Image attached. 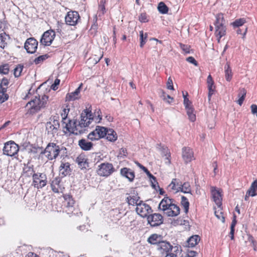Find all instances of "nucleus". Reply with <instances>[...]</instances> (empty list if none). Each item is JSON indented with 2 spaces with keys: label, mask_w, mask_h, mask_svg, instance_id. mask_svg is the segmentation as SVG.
<instances>
[{
  "label": "nucleus",
  "mask_w": 257,
  "mask_h": 257,
  "mask_svg": "<svg viewBox=\"0 0 257 257\" xmlns=\"http://www.w3.org/2000/svg\"><path fill=\"white\" fill-rule=\"evenodd\" d=\"M245 23H246V20L244 18H240V19L235 20L232 23V25L234 27H239L240 26H242Z\"/></svg>",
  "instance_id": "nucleus-48"
},
{
  "label": "nucleus",
  "mask_w": 257,
  "mask_h": 257,
  "mask_svg": "<svg viewBox=\"0 0 257 257\" xmlns=\"http://www.w3.org/2000/svg\"><path fill=\"white\" fill-rule=\"evenodd\" d=\"M208 101L210 102L211 100L212 95L215 92V86L209 87L208 88Z\"/></svg>",
  "instance_id": "nucleus-55"
},
{
  "label": "nucleus",
  "mask_w": 257,
  "mask_h": 257,
  "mask_svg": "<svg viewBox=\"0 0 257 257\" xmlns=\"http://www.w3.org/2000/svg\"><path fill=\"white\" fill-rule=\"evenodd\" d=\"M19 151V145L13 141L6 143L3 148L4 154L11 157L15 156Z\"/></svg>",
  "instance_id": "nucleus-10"
},
{
  "label": "nucleus",
  "mask_w": 257,
  "mask_h": 257,
  "mask_svg": "<svg viewBox=\"0 0 257 257\" xmlns=\"http://www.w3.org/2000/svg\"><path fill=\"white\" fill-rule=\"evenodd\" d=\"M210 192L213 201L215 202L217 207H221L222 205V190L220 188H217L214 186H211Z\"/></svg>",
  "instance_id": "nucleus-12"
},
{
  "label": "nucleus",
  "mask_w": 257,
  "mask_h": 257,
  "mask_svg": "<svg viewBox=\"0 0 257 257\" xmlns=\"http://www.w3.org/2000/svg\"><path fill=\"white\" fill-rule=\"evenodd\" d=\"M113 165L108 162L102 163L99 165L96 173L100 177H107L115 172Z\"/></svg>",
  "instance_id": "nucleus-7"
},
{
  "label": "nucleus",
  "mask_w": 257,
  "mask_h": 257,
  "mask_svg": "<svg viewBox=\"0 0 257 257\" xmlns=\"http://www.w3.org/2000/svg\"><path fill=\"white\" fill-rule=\"evenodd\" d=\"M48 57L49 56L47 54L39 56L37 58H35L34 62L36 64H40L47 59Z\"/></svg>",
  "instance_id": "nucleus-52"
},
{
  "label": "nucleus",
  "mask_w": 257,
  "mask_h": 257,
  "mask_svg": "<svg viewBox=\"0 0 257 257\" xmlns=\"http://www.w3.org/2000/svg\"><path fill=\"white\" fill-rule=\"evenodd\" d=\"M182 247L179 245L173 246L169 254H167L165 257H182Z\"/></svg>",
  "instance_id": "nucleus-26"
},
{
  "label": "nucleus",
  "mask_w": 257,
  "mask_h": 257,
  "mask_svg": "<svg viewBox=\"0 0 257 257\" xmlns=\"http://www.w3.org/2000/svg\"><path fill=\"white\" fill-rule=\"evenodd\" d=\"M67 108H64L62 110V112L61 114V117H62V120H67V116L68 114V113L69 112V108H68V106H66Z\"/></svg>",
  "instance_id": "nucleus-53"
},
{
  "label": "nucleus",
  "mask_w": 257,
  "mask_h": 257,
  "mask_svg": "<svg viewBox=\"0 0 257 257\" xmlns=\"http://www.w3.org/2000/svg\"><path fill=\"white\" fill-rule=\"evenodd\" d=\"M102 57L103 54L100 51L98 56L96 55L92 56L89 59V60H92L94 64H95L100 61Z\"/></svg>",
  "instance_id": "nucleus-50"
},
{
  "label": "nucleus",
  "mask_w": 257,
  "mask_h": 257,
  "mask_svg": "<svg viewBox=\"0 0 257 257\" xmlns=\"http://www.w3.org/2000/svg\"><path fill=\"white\" fill-rule=\"evenodd\" d=\"M140 47L143 48L144 45L146 44L148 38V34L146 33L144 34L143 31H140Z\"/></svg>",
  "instance_id": "nucleus-43"
},
{
  "label": "nucleus",
  "mask_w": 257,
  "mask_h": 257,
  "mask_svg": "<svg viewBox=\"0 0 257 257\" xmlns=\"http://www.w3.org/2000/svg\"><path fill=\"white\" fill-rule=\"evenodd\" d=\"M139 202L136 209L137 213L143 217L148 216L152 211L151 207L143 201Z\"/></svg>",
  "instance_id": "nucleus-13"
},
{
  "label": "nucleus",
  "mask_w": 257,
  "mask_h": 257,
  "mask_svg": "<svg viewBox=\"0 0 257 257\" xmlns=\"http://www.w3.org/2000/svg\"><path fill=\"white\" fill-rule=\"evenodd\" d=\"M158 10L162 14H166L168 13L169 8L163 2H160L158 6Z\"/></svg>",
  "instance_id": "nucleus-40"
},
{
  "label": "nucleus",
  "mask_w": 257,
  "mask_h": 257,
  "mask_svg": "<svg viewBox=\"0 0 257 257\" xmlns=\"http://www.w3.org/2000/svg\"><path fill=\"white\" fill-rule=\"evenodd\" d=\"M181 186H182V182L177 178L172 179L171 183L168 186V189L174 193H176L180 191Z\"/></svg>",
  "instance_id": "nucleus-21"
},
{
  "label": "nucleus",
  "mask_w": 257,
  "mask_h": 257,
  "mask_svg": "<svg viewBox=\"0 0 257 257\" xmlns=\"http://www.w3.org/2000/svg\"><path fill=\"white\" fill-rule=\"evenodd\" d=\"M23 175L26 177H30L31 176L33 177V175L36 173L35 172L33 165H27L23 168Z\"/></svg>",
  "instance_id": "nucleus-31"
},
{
  "label": "nucleus",
  "mask_w": 257,
  "mask_h": 257,
  "mask_svg": "<svg viewBox=\"0 0 257 257\" xmlns=\"http://www.w3.org/2000/svg\"><path fill=\"white\" fill-rule=\"evenodd\" d=\"M207 84L208 88L209 87L215 86L214 80L210 74H209L207 77Z\"/></svg>",
  "instance_id": "nucleus-57"
},
{
  "label": "nucleus",
  "mask_w": 257,
  "mask_h": 257,
  "mask_svg": "<svg viewBox=\"0 0 257 257\" xmlns=\"http://www.w3.org/2000/svg\"><path fill=\"white\" fill-rule=\"evenodd\" d=\"M48 98L49 97L46 95H43L41 97L39 95L35 96L27 104L26 106L29 108L28 112L34 114L40 110L41 108L45 107Z\"/></svg>",
  "instance_id": "nucleus-4"
},
{
  "label": "nucleus",
  "mask_w": 257,
  "mask_h": 257,
  "mask_svg": "<svg viewBox=\"0 0 257 257\" xmlns=\"http://www.w3.org/2000/svg\"><path fill=\"white\" fill-rule=\"evenodd\" d=\"M50 120L46 123V130L48 134L54 135L57 133L60 127L59 116L55 115L52 116L50 117Z\"/></svg>",
  "instance_id": "nucleus-11"
},
{
  "label": "nucleus",
  "mask_w": 257,
  "mask_h": 257,
  "mask_svg": "<svg viewBox=\"0 0 257 257\" xmlns=\"http://www.w3.org/2000/svg\"><path fill=\"white\" fill-rule=\"evenodd\" d=\"M163 237L161 235L157 234H153L150 235L148 239V242L151 244H157V245L162 242Z\"/></svg>",
  "instance_id": "nucleus-30"
},
{
  "label": "nucleus",
  "mask_w": 257,
  "mask_h": 257,
  "mask_svg": "<svg viewBox=\"0 0 257 257\" xmlns=\"http://www.w3.org/2000/svg\"><path fill=\"white\" fill-rule=\"evenodd\" d=\"M32 185L39 189L44 187L47 184V175L44 173L37 172L33 175Z\"/></svg>",
  "instance_id": "nucleus-8"
},
{
  "label": "nucleus",
  "mask_w": 257,
  "mask_h": 257,
  "mask_svg": "<svg viewBox=\"0 0 257 257\" xmlns=\"http://www.w3.org/2000/svg\"><path fill=\"white\" fill-rule=\"evenodd\" d=\"M7 36V35L5 32L0 34V47L2 48H4L7 45L6 41Z\"/></svg>",
  "instance_id": "nucleus-47"
},
{
  "label": "nucleus",
  "mask_w": 257,
  "mask_h": 257,
  "mask_svg": "<svg viewBox=\"0 0 257 257\" xmlns=\"http://www.w3.org/2000/svg\"><path fill=\"white\" fill-rule=\"evenodd\" d=\"M113 213V216H114V215H116V217L115 218H112V215L111 214L110 215V217L111 218V220L112 221H114L115 222L116 221L118 220L119 219L120 217V213L118 211H113L111 214Z\"/></svg>",
  "instance_id": "nucleus-61"
},
{
  "label": "nucleus",
  "mask_w": 257,
  "mask_h": 257,
  "mask_svg": "<svg viewBox=\"0 0 257 257\" xmlns=\"http://www.w3.org/2000/svg\"><path fill=\"white\" fill-rule=\"evenodd\" d=\"M83 84L81 83L79 86L76 89V90L71 93H68L66 94L65 97L66 101H71L80 98V89L82 87Z\"/></svg>",
  "instance_id": "nucleus-24"
},
{
  "label": "nucleus",
  "mask_w": 257,
  "mask_h": 257,
  "mask_svg": "<svg viewBox=\"0 0 257 257\" xmlns=\"http://www.w3.org/2000/svg\"><path fill=\"white\" fill-rule=\"evenodd\" d=\"M120 174L121 176L127 179L130 182H133L135 178V172L127 167L121 168L120 170Z\"/></svg>",
  "instance_id": "nucleus-22"
},
{
  "label": "nucleus",
  "mask_w": 257,
  "mask_h": 257,
  "mask_svg": "<svg viewBox=\"0 0 257 257\" xmlns=\"http://www.w3.org/2000/svg\"><path fill=\"white\" fill-rule=\"evenodd\" d=\"M197 254V252L195 251L188 250L186 256L187 257H195Z\"/></svg>",
  "instance_id": "nucleus-64"
},
{
  "label": "nucleus",
  "mask_w": 257,
  "mask_h": 257,
  "mask_svg": "<svg viewBox=\"0 0 257 257\" xmlns=\"http://www.w3.org/2000/svg\"><path fill=\"white\" fill-rule=\"evenodd\" d=\"M180 192L184 193H191V187L188 182H185L183 184L182 183Z\"/></svg>",
  "instance_id": "nucleus-39"
},
{
  "label": "nucleus",
  "mask_w": 257,
  "mask_h": 257,
  "mask_svg": "<svg viewBox=\"0 0 257 257\" xmlns=\"http://www.w3.org/2000/svg\"><path fill=\"white\" fill-rule=\"evenodd\" d=\"M158 208L168 217H176L180 212V207L175 204V201L169 197H165L162 199Z\"/></svg>",
  "instance_id": "nucleus-2"
},
{
  "label": "nucleus",
  "mask_w": 257,
  "mask_h": 257,
  "mask_svg": "<svg viewBox=\"0 0 257 257\" xmlns=\"http://www.w3.org/2000/svg\"><path fill=\"white\" fill-rule=\"evenodd\" d=\"M6 89L5 88H2L0 90V102L3 103L8 100L9 95L6 93Z\"/></svg>",
  "instance_id": "nucleus-46"
},
{
  "label": "nucleus",
  "mask_w": 257,
  "mask_h": 257,
  "mask_svg": "<svg viewBox=\"0 0 257 257\" xmlns=\"http://www.w3.org/2000/svg\"><path fill=\"white\" fill-rule=\"evenodd\" d=\"M60 82V79L57 78L55 80L54 83L51 85V88L54 90H56L58 89L57 86L59 85Z\"/></svg>",
  "instance_id": "nucleus-62"
},
{
  "label": "nucleus",
  "mask_w": 257,
  "mask_h": 257,
  "mask_svg": "<svg viewBox=\"0 0 257 257\" xmlns=\"http://www.w3.org/2000/svg\"><path fill=\"white\" fill-rule=\"evenodd\" d=\"M246 94V91L244 88H242L239 90V92L238 94L239 99L237 100V102L240 106L242 104L243 102L245 99Z\"/></svg>",
  "instance_id": "nucleus-36"
},
{
  "label": "nucleus",
  "mask_w": 257,
  "mask_h": 257,
  "mask_svg": "<svg viewBox=\"0 0 257 257\" xmlns=\"http://www.w3.org/2000/svg\"><path fill=\"white\" fill-rule=\"evenodd\" d=\"M70 165L68 162H61L59 167L60 173L63 176H66L71 172Z\"/></svg>",
  "instance_id": "nucleus-29"
},
{
  "label": "nucleus",
  "mask_w": 257,
  "mask_h": 257,
  "mask_svg": "<svg viewBox=\"0 0 257 257\" xmlns=\"http://www.w3.org/2000/svg\"><path fill=\"white\" fill-rule=\"evenodd\" d=\"M186 60L189 63H190L191 64H193L195 66H198V62L197 61L194 59V58L192 56H190L187 58Z\"/></svg>",
  "instance_id": "nucleus-60"
},
{
  "label": "nucleus",
  "mask_w": 257,
  "mask_h": 257,
  "mask_svg": "<svg viewBox=\"0 0 257 257\" xmlns=\"http://www.w3.org/2000/svg\"><path fill=\"white\" fill-rule=\"evenodd\" d=\"M102 119L101 111L100 109L95 110L94 113L89 109H85L82 112L81 119L78 124L75 121L70 119L62 120V131L65 134H81L84 132L85 128L92 122L99 123Z\"/></svg>",
  "instance_id": "nucleus-1"
},
{
  "label": "nucleus",
  "mask_w": 257,
  "mask_h": 257,
  "mask_svg": "<svg viewBox=\"0 0 257 257\" xmlns=\"http://www.w3.org/2000/svg\"><path fill=\"white\" fill-rule=\"evenodd\" d=\"M167 87L168 89L174 90L173 83L171 77H169L168 79Z\"/></svg>",
  "instance_id": "nucleus-59"
},
{
  "label": "nucleus",
  "mask_w": 257,
  "mask_h": 257,
  "mask_svg": "<svg viewBox=\"0 0 257 257\" xmlns=\"http://www.w3.org/2000/svg\"><path fill=\"white\" fill-rule=\"evenodd\" d=\"M56 36L53 30H49L44 33L41 39V43L45 46H50Z\"/></svg>",
  "instance_id": "nucleus-16"
},
{
  "label": "nucleus",
  "mask_w": 257,
  "mask_h": 257,
  "mask_svg": "<svg viewBox=\"0 0 257 257\" xmlns=\"http://www.w3.org/2000/svg\"><path fill=\"white\" fill-rule=\"evenodd\" d=\"M148 223L152 226H157L163 222V217L159 213H154L150 215L147 218Z\"/></svg>",
  "instance_id": "nucleus-18"
},
{
  "label": "nucleus",
  "mask_w": 257,
  "mask_h": 257,
  "mask_svg": "<svg viewBox=\"0 0 257 257\" xmlns=\"http://www.w3.org/2000/svg\"><path fill=\"white\" fill-rule=\"evenodd\" d=\"M78 145L84 151L91 150L93 146L92 143L89 142L85 139H82L78 141Z\"/></svg>",
  "instance_id": "nucleus-27"
},
{
  "label": "nucleus",
  "mask_w": 257,
  "mask_h": 257,
  "mask_svg": "<svg viewBox=\"0 0 257 257\" xmlns=\"http://www.w3.org/2000/svg\"><path fill=\"white\" fill-rule=\"evenodd\" d=\"M52 190L56 193H63L65 187L62 186L59 177L54 178L51 183Z\"/></svg>",
  "instance_id": "nucleus-19"
},
{
  "label": "nucleus",
  "mask_w": 257,
  "mask_h": 257,
  "mask_svg": "<svg viewBox=\"0 0 257 257\" xmlns=\"http://www.w3.org/2000/svg\"><path fill=\"white\" fill-rule=\"evenodd\" d=\"M80 20L79 13L76 11L68 12L65 17L66 24L70 26H75Z\"/></svg>",
  "instance_id": "nucleus-14"
},
{
  "label": "nucleus",
  "mask_w": 257,
  "mask_h": 257,
  "mask_svg": "<svg viewBox=\"0 0 257 257\" xmlns=\"http://www.w3.org/2000/svg\"><path fill=\"white\" fill-rule=\"evenodd\" d=\"M200 238L199 235H195L191 236L187 240L188 247H194L197 244Z\"/></svg>",
  "instance_id": "nucleus-32"
},
{
  "label": "nucleus",
  "mask_w": 257,
  "mask_h": 257,
  "mask_svg": "<svg viewBox=\"0 0 257 257\" xmlns=\"http://www.w3.org/2000/svg\"><path fill=\"white\" fill-rule=\"evenodd\" d=\"M237 223V220H236V216L235 214H233V219L231 222V224L230 225V231L229 233V235L230 239L231 240H233L234 238V230H235V226Z\"/></svg>",
  "instance_id": "nucleus-34"
},
{
  "label": "nucleus",
  "mask_w": 257,
  "mask_h": 257,
  "mask_svg": "<svg viewBox=\"0 0 257 257\" xmlns=\"http://www.w3.org/2000/svg\"><path fill=\"white\" fill-rule=\"evenodd\" d=\"M62 197L63 200L61 208L63 211L69 215H78L81 213L79 208L75 206V200L71 194H63Z\"/></svg>",
  "instance_id": "nucleus-3"
},
{
  "label": "nucleus",
  "mask_w": 257,
  "mask_h": 257,
  "mask_svg": "<svg viewBox=\"0 0 257 257\" xmlns=\"http://www.w3.org/2000/svg\"><path fill=\"white\" fill-rule=\"evenodd\" d=\"M181 204L184 210V212L187 213L189 211L190 204L188 199L186 197L184 196L181 197Z\"/></svg>",
  "instance_id": "nucleus-38"
},
{
  "label": "nucleus",
  "mask_w": 257,
  "mask_h": 257,
  "mask_svg": "<svg viewBox=\"0 0 257 257\" xmlns=\"http://www.w3.org/2000/svg\"><path fill=\"white\" fill-rule=\"evenodd\" d=\"M127 155V149L125 148H121L119 151L118 156L120 158H124Z\"/></svg>",
  "instance_id": "nucleus-56"
},
{
  "label": "nucleus",
  "mask_w": 257,
  "mask_h": 257,
  "mask_svg": "<svg viewBox=\"0 0 257 257\" xmlns=\"http://www.w3.org/2000/svg\"><path fill=\"white\" fill-rule=\"evenodd\" d=\"M224 69L225 79L230 82L232 78V72L229 64L227 63L224 66Z\"/></svg>",
  "instance_id": "nucleus-33"
},
{
  "label": "nucleus",
  "mask_w": 257,
  "mask_h": 257,
  "mask_svg": "<svg viewBox=\"0 0 257 257\" xmlns=\"http://www.w3.org/2000/svg\"><path fill=\"white\" fill-rule=\"evenodd\" d=\"M214 214L216 217L218 219H220L222 222H224L225 217L223 215V213L222 212V206L221 207H218V210H216V209L214 208Z\"/></svg>",
  "instance_id": "nucleus-37"
},
{
  "label": "nucleus",
  "mask_w": 257,
  "mask_h": 257,
  "mask_svg": "<svg viewBox=\"0 0 257 257\" xmlns=\"http://www.w3.org/2000/svg\"><path fill=\"white\" fill-rule=\"evenodd\" d=\"M161 97L164 100L166 101L169 103H171L174 99L172 97L168 94H167L163 90H162V95Z\"/></svg>",
  "instance_id": "nucleus-49"
},
{
  "label": "nucleus",
  "mask_w": 257,
  "mask_h": 257,
  "mask_svg": "<svg viewBox=\"0 0 257 257\" xmlns=\"http://www.w3.org/2000/svg\"><path fill=\"white\" fill-rule=\"evenodd\" d=\"M162 151L164 154H165V156H166V159L168 160V162L169 164L171 163V153L169 149L167 147H163L162 148Z\"/></svg>",
  "instance_id": "nucleus-51"
},
{
  "label": "nucleus",
  "mask_w": 257,
  "mask_h": 257,
  "mask_svg": "<svg viewBox=\"0 0 257 257\" xmlns=\"http://www.w3.org/2000/svg\"><path fill=\"white\" fill-rule=\"evenodd\" d=\"M38 42L36 39L31 37L27 39L24 44V48L27 53L33 54L37 51Z\"/></svg>",
  "instance_id": "nucleus-15"
},
{
  "label": "nucleus",
  "mask_w": 257,
  "mask_h": 257,
  "mask_svg": "<svg viewBox=\"0 0 257 257\" xmlns=\"http://www.w3.org/2000/svg\"><path fill=\"white\" fill-rule=\"evenodd\" d=\"M10 65L9 64H4L0 65V74L7 75L10 72Z\"/></svg>",
  "instance_id": "nucleus-45"
},
{
  "label": "nucleus",
  "mask_w": 257,
  "mask_h": 257,
  "mask_svg": "<svg viewBox=\"0 0 257 257\" xmlns=\"http://www.w3.org/2000/svg\"><path fill=\"white\" fill-rule=\"evenodd\" d=\"M62 149H60L58 145L55 143H49L44 152H42L45 155V156L49 160L55 159L59 155L60 151Z\"/></svg>",
  "instance_id": "nucleus-6"
},
{
  "label": "nucleus",
  "mask_w": 257,
  "mask_h": 257,
  "mask_svg": "<svg viewBox=\"0 0 257 257\" xmlns=\"http://www.w3.org/2000/svg\"><path fill=\"white\" fill-rule=\"evenodd\" d=\"M106 139L110 142H114L117 139V133L113 129L106 127Z\"/></svg>",
  "instance_id": "nucleus-28"
},
{
  "label": "nucleus",
  "mask_w": 257,
  "mask_h": 257,
  "mask_svg": "<svg viewBox=\"0 0 257 257\" xmlns=\"http://www.w3.org/2000/svg\"><path fill=\"white\" fill-rule=\"evenodd\" d=\"M184 104L185 107V108L192 106V102L189 100L188 97L184 98Z\"/></svg>",
  "instance_id": "nucleus-63"
},
{
  "label": "nucleus",
  "mask_w": 257,
  "mask_h": 257,
  "mask_svg": "<svg viewBox=\"0 0 257 257\" xmlns=\"http://www.w3.org/2000/svg\"><path fill=\"white\" fill-rule=\"evenodd\" d=\"M105 130V127L97 125L95 129L88 135L87 138L92 141H98L105 137L107 132Z\"/></svg>",
  "instance_id": "nucleus-9"
},
{
  "label": "nucleus",
  "mask_w": 257,
  "mask_h": 257,
  "mask_svg": "<svg viewBox=\"0 0 257 257\" xmlns=\"http://www.w3.org/2000/svg\"><path fill=\"white\" fill-rule=\"evenodd\" d=\"M139 21L141 23H146L148 22L147 15L146 13H142L139 16Z\"/></svg>",
  "instance_id": "nucleus-58"
},
{
  "label": "nucleus",
  "mask_w": 257,
  "mask_h": 257,
  "mask_svg": "<svg viewBox=\"0 0 257 257\" xmlns=\"http://www.w3.org/2000/svg\"><path fill=\"white\" fill-rule=\"evenodd\" d=\"M76 162L81 169H86L89 167L88 159L83 154H80L77 157Z\"/></svg>",
  "instance_id": "nucleus-25"
},
{
  "label": "nucleus",
  "mask_w": 257,
  "mask_h": 257,
  "mask_svg": "<svg viewBox=\"0 0 257 257\" xmlns=\"http://www.w3.org/2000/svg\"><path fill=\"white\" fill-rule=\"evenodd\" d=\"M128 196L126 198V201L129 205H138L139 202L142 201L140 200V197L139 196L138 193L133 190L130 193L127 194Z\"/></svg>",
  "instance_id": "nucleus-20"
},
{
  "label": "nucleus",
  "mask_w": 257,
  "mask_h": 257,
  "mask_svg": "<svg viewBox=\"0 0 257 257\" xmlns=\"http://www.w3.org/2000/svg\"><path fill=\"white\" fill-rule=\"evenodd\" d=\"M106 0H100L98 5V12L103 15L106 13L105 4Z\"/></svg>",
  "instance_id": "nucleus-44"
},
{
  "label": "nucleus",
  "mask_w": 257,
  "mask_h": 257,
  "mask_svg": "<svg viewBox=\"0 0 257 257\" xmlns=\"http://www.w3.org/2000/svg\"><path fill=\"white\" fill-rule=\"evenodd\" d=\"M182 157L185 164H188L195 159L193 150L187 147L182 148Z\"/></svg>",
  "instance_id": "nucleus-17"
},
{
  "label": "nucleus",
  "mask_w": 257,
  "mask_h": 257,
  "mask_svg": "<svg viewBox=\"0 0 257 257\" xmlns=\"http://www.w3.org/2000/svg\"><path fill=\"white\" fill-rule=\"evenodd\" d=\"M172 245L169 242L167 241L162 240L157 246L158 250L161 253L166 255H167V254H169Z\"/></svg>",
  "instance_id": "nucleus-23"
},
{
  "label": "nucleus",
  "mask_w": 257,
  "mask_h": 257,
  "mask_svg": "<svg viewBox=\"0 0 257 257\" xmlns=\"http://www.w3.org/2000/svg\"><path fill=\"white\" fill-rule=\"evenodd\" d=\"M24 66L22 64H18L14 69V75L15 77H19L21 75Z\"/></svg>",
  "instance_id": "nucleus-42"
},
{
  "label": "nucleus",
  "mask_w": 257,
  "mask_h": 257,
  "mask_svg": "<svg viewBox=\"0 0 257 257\" xmlns=\"http://www.w3.org/2000/svg\"><path fill=\"white\" fill-rule=\"evenodd\" d=\"M257 180L254 181L251 184L247 192L251 195V196L253 197L257 195Z\"/></svg>",
  "instance_id": "nucleus-35"
},
{
  "label": "nucleus",
  "mask_w": 257,
  "mask_h": 257,
  "mask_svg": "<svg viewBox=\"0 0 257 257\" xmlns=\"http://www.w3.org/2000/svg\"><path fill=\"white\" fill-rule=\"evenodd\" d=\"M225 20L222 13H218L215 16L214 35L218 43L220 42L221 38L225 36L227 28L225 25Z\"/></svg>",
  "instance_id": "nucleus-5"
},
{
  "label": "nucleus",
  "mask_w": 257,
  "mask_h": 257,
  "mask_svg": "<svg viewBox=\"0 0 257 257\" xmlns=\"http://www.w3.org/2000/svg\"><path fill=\"white\" fill-rule=\"evenodd\" d=\"M180 47L181 49L185 53H189L190 50V46L188 45L183 44L182 43H179Z\"/></svg>",
  "instance_id": "nucleus-54"
},
{
  "label": "nucleus",
  "mask_w": 257,
  "mask_h": 257,
  "mask_svg": "<svg viewBox=\"0 0 257 257\" xmlns=\"http://www.w3.org/2000/svg\"><path fill=\"white\" fill-rule=\"evenodd\" d=\"M187 114L190 121L194 122L196 120V115L194 113V108L193 106L186 108Z\"/></svg>",
  "instance_id": "nucleus-41"
}]
</instances>
